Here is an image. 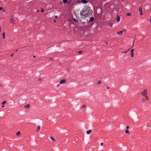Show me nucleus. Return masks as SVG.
I'll return each mask as SVG.
<instances>
[{
	"instance_id": "1",
	"label": "nucleus",
	"mask_w": 151,
	"mask_h": 151,
	"mask_svg": "<svg viewBox=\"0 0 151 151\" xmlns=\"http://www.w3.org/2000/svg\"><path fill=\"white\" fill-rule=\"evenodd\" d=\"M93 13V11L90 7H87L83 9L81 11V14L85 17H87L90 16Z\"/></svg>"
},
{
	"instance_id": "2",
	"label": "nucleus",
	"mask_w": 151,
	"mask_h": 151,
	"mask_svg": "<svg viewBox=\"0 0 151 151\" xmlns=\"http://www.w3.org/2000/svg\"><path fill=\"white\" fill-rule=\"evenodd\" d=\"M141 94L143 96H145L146 98V99L147 100L148 97L147 96V90L145 89L141 93Z\"/></svg>"
},
{
	"instance_id": "3",
	"label": "nucleus",
	"mask_w": 151,
	"mask_h": 151,
	"mask_svg": "<svg viewBox=\"0 0 151 151\" xmlns=\"http://www.w3.org/2000/svg\"><path fill=\"white\" fill-rule=\"evenodd\" d=\"M10 17L11 18L10 20L11 22L13 24V25H15V23L14 20V19L13 17V16L12 15H10Z\"/></svg>"
},
{
	"instance_id": "4",
	"label": "nucleus",
	"mask_w": 151,
	"mask_h": 151,
	"mask_svg": "<svg viewBox=\"0 0 151 151\" xmlns=\"http://www.w3.org/2000/svg\"><path fill=\"white\" fill-rule=\"evenodd\" d=\"M134 51V49H132L131 50V53L130 55H131V57H133L134 56V53L133 52Z\"/></svg>"
},
{
	"instance_id": "5",
	"label": "nucleus",
	"mask_w": 151,
	"mask_h": 151,
	"mask_svg": "<svg viewBox=\"0 0 151 151\" xmlns=\"http://www.w3.org/2000/svg\"><path fill=\"white\" fill-rule=\"evenodd\" d=\"M30 106V105L29 104H27L24 107L26 109H27L29 108Z\"/></svg>"
},
{
	"instance_id": "6",
	"label": "nucleus",
	"mask_w": 151,
	"mask_h": 151,
	"mask_svg": "<svg viewBox=\"0 0 151 151\" xmlns=\"http://www.w3.org/2000/svg\"><path fill=\"white\" fill-rule=\"evenodd\" d=\"M120 17L119 16H117L116 17V19L117 22H119L120 20Z\"/></svg>"
},
{
	"instance_id": "7",
	"label": "nucleus",
	"mask_w": 151,
	"mask_h": 151,
	"mask_svg": "<svg viewBox=\"0 0 151 151\" xmlns=\"http://www.w3.org/2000/svg\"><path fill=\"white\" fill-rule=\"evenodd\" d=\"M65 80H62L60 81V84H62L65 83Z\"/></svg>"
},
{
	"instance_id": "8",
	"label": "nucleus",
	"mask_w": 151,
	"mask_h": 151,
	"mask_svg": "<svg viewBox=\"0 0 151 151\" xmlns=\"http://www.w3.org/2000/svg\"><path fill=\"white\" fill-rule=\"evenodd\" d=\"M40 129V126H38L37 127V132H38Z\"/></svg>"
},
{
	"instance_id": "9",
	"label": "nucleus",
	"mask_w": 151,
	"mask_h": 151,
	"mask_svg": "<svg viewBox=\"0 0 151 151\" xmlns=\"http://www.w3.org/2000/svg\"><path fill=\"white\" fill-rule=\"evenodd\" d=\"M122 33H123V32H122V31H120L118 32H117V34L118 35H122Z\"/></svg>"
},
{
	"instance_id": "10",
	"label": "nucleus",
	"mask_w": 151,
	"mask_h": 151,
	"mask_svg": "<svg viewBox=\"0 0 151 151\" xmlns=\"http://www.w3.org/2000/svg\"><path fill=\"white\" fill-rule=\"evenodd\" d=\"M94 18L93 17H91L89 20V21L91 22H92L94 20Z\"/></svg>"
},
{
	"instance_id": "11",
	"label": "nucleus",
	"mask_w": 151,
	"mask_h": 151,
	"mask_svg": "<svg viewBox=\"0 0 151 151\" xmlns=\"http://www.w3.org/2000/svg\"><path fill=\"white\" fill-rule=\"evenodd\" d=\"M91 132V130H88L87 131V134H89Z\"/></svg>"
},
{
	"instance_id": "12",
	"label": "nucleus",
	"mask_w": 151,
	"mask_h": 151,
	"mask_svg": "<svg viewBox=\"0 0 151 151\" xmlns=\"http://www.w3.org/2000/svg\"><path fill=\"white\" fill-rule=\"evenodd\" d=\"M5 32H3L2 34L3 37V38L4 39H5V38H6L5 36Z\"/></svg>"
},
{
	"instance_id": "13",
	"label": "nucleus",
	"mask_w": 151,
	"mask_h": 151,
	"mask_svg": "<svg viewBox=\"0 0 151 151\" xmlns=\"http://www.w3.org/2000/svg\"><path fill=\"white\" fill-rule=\"evenodd\" d=\"M130 50V49H129V50H126L125 51L123 52H122V53H127Z\"/></svg>"
},
{
	"instance_id": "14",
	"label": "nucleus",
	"mask_w": 151,
	"mask_h": 151,
	"mask_svg": "<svg viewBox=\"0 0 151 151\" xmlns=\"http://www.w3.org/2000/svg\"><path fill=\"white\" fill-rule=\"evenodd\" d=\"M50 139H51L52 140V141L53 142H55V139L53 138L52 137H50Z\"/></svg>"
},
{
	"instance_id": "15",
	"label": "nucleus",
	"mask_w": 151,
	"mask_h": 151,
	"mask_svg": "<svg viewBox=\"0 0 151 151\" xmlns=\"http://www.w3.org/2000/svg\"><path fill=\"white\" fill-rule=\"evenodd\" d=\"M81 2H83V3H86L87 2L85 0H83L81 1Z\"/></svg>"
},
{
	"instance_id": "16",
	"label": "nucleus",
	"mask_w": 151,
	"mask_h": 151,
	"mask_svg": "<svg viewBox=\"0 0 151 151\" xmlns=\"http://www.w3.org/2000/svg\"><path fill=\"white\" fill-rule=\"evenodd\" d=\"M63 1L64 3H66L68 1L67 0H63Z\"/></svg>"
},
{
	"instance_id": "17",
	"label": "nucleus",
	"mask_w": 151,
	"mask_h": 151,
	"mask_svg": "<svg viewBox=\"0 0 151 151\" xmlns=\"http://www.w3.org/2000/svg\"><path fill=\"white\" fill-rule=\"evenodd\" d=\"M2 10V12H4V10L2 8L0 7V10Z\"/></svg>"
},
{
	"instance_id": "18",
	"label": "nucleus",
	"mask_w": 151,
	"mask_h": 151,
	"mask_svg": "<svg viewBox=\"0 0 151 151\" xmlns=\"http://www.w3.org/2000/svg\"><path fill=\"white\" fill-rule=\"evenodd\" d=\"M126 31L127 30L126 29H123L122 30V32L123 33L124 32H126Z\"/></svg>"
},
{
	"instance_id": "19",
	"label": "nucleus",
	"mask_w": 151,
	"mask_h": 151,
	"mask_svg": "<svg viewBox=\"0 0 151 151\" xmlns=\"http://www.w3.org/2000/svg\"><path fill=\"white\" fill-rule=\"evenodd\" d=\"M139 10L140 12H142V9L141 8H139Z\"/></svg>"
},
{
	"instance_id": "20",
	"label": "nucleus",
	"mask_w": 151,
	"mask_h": 151,
	"mask_svg": "<svg viewBox=\"0 0 151 151\" xmlns=\"http://www.w3.org/2000/svg\"><path fill=\"white\" fill-rule=\"evenodd\" d=\"M6 103V102L5 101H3L2 103V104H3V105H4V104H5Z\"/></svg>"
},
{
	"instance_id": "21",
	"label": "nucleus",
	"mask_w": 151,
	"mask_h": 151,
	"mask_svg": "<svg viewBox=\"0 0 151 151\" xmlns=\"http://www.w3.org/2000/svg\"><path fill=\"white\" fill-rule=\"evenodd\" d=\"M20 133V132L18 131L16 133V135H18Z\"/></svg>"
},
{
	"instance_id": "22",
	"label": "nucleus",
	"mask_w": 151,
	"mask_h": 151,
	"mask_svg": "<svg viewBox=\"0 0 151 151\" xmlns=\"http://www.w3.org/2000/svg\"><path fill=\"white\" fill-rule=\"evenodd\" d=\"M101 83V81H99L97 83L98 84H99Z\"/></svg>"
},
{
	"instance_id": "23",
	"label": "nucleus",
	"mask_w": 151,
	"mask_h": 151,
	"mask_svg": "<svg viewBox=\"0 0 151 151\" xmlns=\"http://www.w3.org/2000/svg\"><path fill=\"white\" fill-rule=\"evenodd\" d=\"M119 8H116L115 9V11L116 12H118V11H119Z\"/></svg>"
},
{
	"instance_id": "24",
	"label": "nucleus",
	"mask_w": 151,
	"mask_h": 151,
	"mask_svg": "<svg viewBox=\"0 0 151 151\" xmlns=\"http://www.w3.org/2000/svg\"><path fill=\"white\" fill-rule=\"evenodd\" d=\"M125 133H129V131H128V130L127 129L125 131Z\"/></svg>"
},
{
	"instance_id": "25",
	"label": "nucleus",
	"mask_w": 151,
	"mask_h": 151,
	"mask_svg": "<svg viewBox=\"0 0 151 151\" xmlns=\"http://www.w3.org/2000/svg\"><path fill=\"white\" fill-rule=\"evenodd\" d=\"M83 52L82 51H79L78 52L80 54V53H82Z\"/></svg>"
},
{
	"instance_id": "26",
	"label": "nucleus",
	"mask_w": 151,
	"mask_h": 151,
	"mask_svg": "<svg viewBox=\"0 0 151 151\" xmlns=\"http://www.w3.org/2000/svg\"><path fill=\"white\" fill-rule=\"evenodd\" d=\"M44 10L43 9H41V12H44Z\"/></svg>"
},
{
	"instance_id": "27",
	"label": "nucleus",
	"mask_w": 151,
	"mask_h": 151,
	"mask_svg": "<svg viewBox=\"0 0 151 151\" xmlns=\"http://www.w3.org/2000/svg\"><path fill=\"white\" fill-rule=\"evenodd\" d=\"M112 25H113V24H109V26L111 27L112 26Z\"/></svg>"
},
{
	"instance_id": "28",
	"label": "nucleus",
	"mask_w": 151,
	"mask_h": 151,
	"mask_svg": "<svg viewBox=\"0 0 151 151\" xmlns=\"http://www.w3.org/2000/svg\"><path fill=\"white\" fill-rule=\"evenodd\" d=\"M127 16H130L131 15V14L130 13H128L127 14Z\"/></svg>"
},
{
	"instance_id": "29",
	"label": "nucleus",
	"mask_w": 151,
	"mask_h": 151,
	"mask_svg": "<svg viewBox=\"0 0 151 151\" xmlns=\"http://www.w3.org/2000/svg\"><path fill=\"white\" fill-rule=\"evenodd\" d=\"M150 22L151 23V16L150 17Z\"/></svg>"
},
{
	"instance_id": "30",
	"label": "nucleus",
	"mask_w": 151,
	"mask_h": 151,
	"mask_svg": "<svg viewBox=\"0 0 151 151\" xmlns=\"http://www.w3.org/2000/svg\"><path fill=\"white\" fill-rule=\"evenodd\" d=\"M100 145H101V146H102L103 145V142H101V143H100Z\"/></svg>"
},
{
	"instance_id": "31",
	"label": "nucleus",
	"mask_w": 151,
	"mask_h": 151,
	"mask_svg": "<svg viewBox=\"0 0 151 151\" xmlns=\"http://www.w3.org/2000/svg\"><path fill=\"white\" fill-rule=\"evenodd\" d=\"M85 107H86V106H85V105H83V106H82V107L83 108H85Z\"/></svg>"
},
{
	"instance_id": "32",
	"label": "nucleus",
	"mask_w": 151,
	"mask_h": 151,
	"mask_svg": "<svg viewBox=\"0 0 151 151\" xmlns=\"http://www.w3.org/2000/svg\"><path fill=\"white\" fill-rule=\"evenodd\" d=\"M73 20L75 22H77V20H76V19H74Z\"/></svg>"
},
{
	"instance_id": "33",
	"label": "nucleus",
	"mask_w": 151,
	"mask_h": 151,
	"mask_svg": "<svg viewBox=\"0 0 151 151\" xmlns=\"http://www.w3.org/2000/svg\"><path fill=\"white\" fill-rule=\"evenodd\" d=\"M129 128V126H127L126 127V128L127 129H128Z\"/></svg>"
},
{
	"instance_id": "34",
	"label": "nucleus",
	"mask_w": 151,
	"mask_h": 151,
	"mask_svg": "<svg viewBox=\"0 0 151 151\" xmlns=\"http://www.w3.org/2000/svg\"><path fill=\"white\" fill-rule=\"evenodd\" d=\"M143 14H142V12H140V15H142Z\"/></svg>"
},
{
	"instance_id": "35",
	"label": "nucleus",
	"mask_w": 151,
	"mask_h": 151,
	"mask_svg": "<svg viewBox=\"0 0 151 151\" xmlns=\"http://www.w3.org/2000/svg\"><path fill=\"white\" fill-rule=\"evenodd\" d=\"M107 89H109V86L107 87Z\"/></svg>"
},
{
	"instance_id": "36",
	"label": "nucleus",
	"mask_w": 151,
	"mask_h": 151,
	"mask_svg": "<svg viewBox=\"0 0 151 151\" xmlns=\"http://www.w3.org/2000/svg\"><path fill=\"white\" fill-rule=\"evenodd\" d=\"M55 18H58V16H55Z\"/></svg>"
},
{
	"instance_id": "37",
	"label": "nucleus",
	"mask_w": 151,
	"mask_h": 151,
	"mask_svg": "<svg viewBox=\"0 0 151 151\" xmlns=\"http://www.w3.org/2000/svg\"><path fill=\"white\" fill-rule=\"evenodd\" d=\"M13 54H12L11 55V57H12V56H13Z\"/></svg>"
},
{
	"instance_id": "38",
	"label": "nucleus",
	"mask_w": 151,
	"mask_h": 151,
	"mask_svg": "<svg viewBox=\"0 0 151 151\" xmlns=\"http://www.w3.org/2000/svg\"><path fill=\"white\" fill-rule=\"evenodd\" d=\"M62 1H60V4H62Z\"/></svg>"
},
{
	"instance_id": "39",
	"label": "nucleus",
	"mask_w": 151,
	"mask_h": 151,
	"mask_svg": "<svg viewBox=\"0 0 151 151\" xmlns=\"http://www.w3.org/2000/svg\"><path fill=\"white\" fill-rule=\"evenodd\" d=\"M1 107H3H3H4V105H3Z\"/></svg>"
},
{
	"instance_id": "40",
	"label": "nucleus",
	"mask_w": 151,
	"mask_h": 151,
	"mask_svg": "<svg viewBox=\"0 0 151 151\" xmlns=\"http://www.w3.org/2000/svg\"><path fill=\"white\" fill-rule=\"evenodd\" d=\"M33 57H34V58H35V55H33Z\"/></svg>"
},
{
	"instance_id": "41",
	"label": "nucleus",
	"mask_w": 151,
	"mask_h": 151,
	"mask_svg": "<svg viewBox=\"0 0 151 151\" xmlns=\"http://www.w3.org/2000/svg\"><path fill=\"white\" fill-rule=\"evenodd\" d=\"M54 22H56V21L55 20L54 21Z\"/></svg>"
},
{
	"instance_id": "42",
	"label": "nucleus",
	"mask_w": 151,
	"mask_h": 151,
	"mask_svg": "<svg viewBox=\"0 0 151 151\" xmlns=\"http://www.w3.org/2000/svg\"><path fill=\"white\" fill-rule=\"evenodd\" d=\"M59 85H60V84H58V85L57 86H59Z\"/></svg>"
},
{
	"instance_id": "43",
	"label": "nucleus",
	"mask_w": 151,
	"mask_h": 151,
	"mask_svg": "<svg viewBox=\"0 0 151 151\" xmlns=\"http://www.w3.org/2000/svg\"><path fill=\"white\" fill-rule=\"evenodd\" d=\"M134 42H133V46L134 45Z\"/></svg>"
},
{
	"instance_id": "44",
	"label": "nucleus",
	"mask_w": 151,
	"mask_h": 151,
	"mask_svg": "<svg viewBox=\"0 0 151 151\" xmlns=\"http://www.w3.org/2000/svg\"><path fill=\"white\" fill-rule=\"evenodd\" d=\"M37 12H39V10H37Z\"/></svg>"
},
{
	"instance_id": "45",
	"label": "nucleus",
	"mask_w": 151,
	"mask_h": 151,
	"mask_svg": "<svg viewBox=\"0 0 151 151\" xmlns=\"http://www.w3.org/2000/svg\"><path fill=\"white\" fill-rule=\"evenodd\" d=\"M123 1H124V0H122V2Z\"/></svg>"
},
{
	"instance_id": "46",
	"label": "nucleus",
	"mask_w": 151,
	"mask_h": 151,
	"mask_svg": "<svg viewBox=\"0 0 151 151\" xmlns=\"http://www.w3.org/2000/svg\"><path fill=\"white\" fill-rule=\"evenodd\" d=\"M17 51H18V50H16V52H17Z\"/></svg>"
},
{
	"instance_id": "47",
	"label": "nucleus",
	"mask_w": 151,
	"mask_h": 151,
	"mask_svg": "<svg viewBox=\"0 0 151 151\" xmlns=\"http://www.w3.org/2000/svg\"><path fill=\"white\" fill-rule=\"evenodd\" d=\"M1 27H0V31H1Z\"/></svg>"
}]
</instances>
